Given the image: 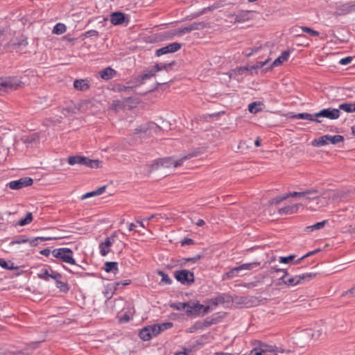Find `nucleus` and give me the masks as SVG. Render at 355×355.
<instances>
[{
  "label": "nucleus",
  "mask_w": 355,
  "mask_h": 355,
  "mask_svg": "<svg viewBox=\"0 0 355 355\" xmlns=\"http://www.w3.org/2000/svg\"><path fill=\"white\" fill-rule=\"evenodd\" d=\"M172 327L171 322L162 324H154L144 327L139 332V337L144 341H148L152 338L157 336L162 331Z\"/></svg>",
  "instance_id": "nucleus-1"
},
{
  "label": "nucleus",
  "mask_w": 355,
  "mask_h": 355,
  "mask_svg": "<svg viewBox=\"0 0 355 355\" xmlns=\"http://www.w3.org/2000/svg\"><path fill=\"white\" fill-rule=\"evenodd\" d=\"M323 194L324 193H321L320 190L312 188L301 191L289 192L285 195V198L287 199L289 197H299L305 202V205H307L309 202L315 200L319 196Z\"/></svg>",
  "instance_id": "nucleus-2"
},
{
  "label": "nucleus",
  "mask_w": 355,
  "mask_h": 355,
  "mask_svg": "<svg viewBox=\"0 0 355 355\" xmlns=\"http://www.w3.org/2000/svg\"><path fill=\"white\" fill-rule=\"evenodd\" d=\"M315 275L312 273H305L300 275L289 276L287 271H284V274L281 277V279L283 281L284 284L289 286H294L309 281Z\"/></svg>",
  "instance_id": "nucleus-3"
},
{
  "label": "nucleus",
  "mask_w": 355,
  "mask_h": 355,
  "mask_svg": "<svg viewBox=\"0 0 355 355\" xmlns=\"http://www.w3.org/2000/svg\"><path fill=\"white\" fill-rule=\"evenodd\" d=\"M213 310L210 304H201L198 302H188L187 314L189 316H199L205 315Z\"/></svg>",
  "instance_id": "nucleus-4"
},
{
  "label": "nucleus",
  "mask_w": 355,
  "mask_h": 355,
  "mask_svg": "<svg viewBox=\"0 0 355 355\" xmlns=\"http://www.w3.org/2000/svg\"><path fill=\"white\" fill-rule=\"evenodd\" d=\"M52 254L54 257L60 259L64 263L76 265V261L73 258V252L69 248H61L54 249L52 251Z\"/></svg>",
  "instance_id": "nucleus-5"
},
{
  "label": "nucleus",
  "mask_w": 355,
  "mask_h": 355,
  "mask_svg": "<svg viewBox=\"0 0 355 355\" xmlns=\"http://www.w3.org/2000/svg\"><path fill=\"white\" fill-rule=\"evenodd\" d=\"M283 352L284 350L281 348H277L272 345L261 343L258 347L251 350L249 355H277L279 353Z\"/></svg>",
  "instance_id": "nucleus-6"
},
{
  "label": "nucleus",
  "mask_w": 355,
  "mask_h": 355,
  "mask_svg": "<svg viewBox=\"0 0 355 355\" xmlns=\"http://www.w3.org/2000/svg\"><path fill=\"white\" fill-rule=\"evenodd\" d=\"M24 85L22 81L17 77L8 76L0 78V89H17Z\"/></svg>",
  "instance_id": "nucleus-7"
},
{
  "label": "nucleus",
  "mask_w": 355,
  "mask_h": 355,
  "mask_svg": "<svg viewBox=\"0 0 355 355\" xmlns=\"http://www.w3.org/2000/svg\"><path fill=\"white\" fill-rule=\"evenodd\" d=\"M194 156H196V154H188L185 156L180 157V159H177V160H174L171 157H165L163 159H161V166H162V168H177V167L182 166V164H183V162L185 160L190 159L191 157H193Z\"/></svg>",
  "instance_id": "nucleus-8"
},
{
  "label": "nucleus",
  "mask_w": 355,
  "mask_h": 355,
  "mask_svg": "<svg viewBox=\"0 0 355 355\" xmlns=\"http://www.w3.org/2000/svg\"><path fill=\"white\" fill-rule=\"evenodd\" d=\"M344 138L341 135H326L313 141V145L316 146H323L329 144H336L343 141Z\"/></svg>",
  "instance_id": "nucleus-9"
},
{
  "label": "nucleus",
  "mask_w": 355,
  "mask_h": 355,
  "mask_svg": "<svg viewBox=\"0 0 355 355\" xmlns=\"http://www.w3.org/2000/svg\"><path fill=\"white\" fill-rule=\"evenodd\" d=\"M175 279L182 284L189 285L194 282L193 273L187 270H180L175 272Z\"/></svg>",
  "instance_id": "nucleus-10"
},
{
  "label": "nucleus",
  "mask_w": 355,
  "mask_h": 355,
  "mask_svg": "<svg viewBox=\"0 0 355 355\" xmlns=\"http://www.w3.org/2000/svg\"><path fill=\"white\" fill-rule=\"evenodd\" d=\"M260 265L259 262H252L248 263H243L238 267H235L231 269L228 272L226 273V275L228 278L232 279L236 276H238L239 272L243 270H252L256 267H258Z\"/></svg>",
  "instance_id": "nucleus-11"
},
{
  "label": "nucleus",
  "mask_w": 355,
  "mask_h": 355,
  "mask_svg": "<svg viewBox=\"0 0 355 355\" xmlns=\"http://www.w3.org/2000/svg\"><path fill=\"white\" fill-rule=\"evenodd\" d=\"M316 119L327 118L334 120L340 116V110L336 108L322 109L320 112L315 113Z\"/></svg>",
  "instance_id": "nucleus-12"
},
{
  "label": "nucleus",
  "mask_w": 355,
  "mask_h": 355,
  "mask_svg": "<svg viewBox=\"0 0 355 355\" xmlns=\"http://www.w3.org/2000/svg\"><path fill=\"white\" fill-rule=\"evenodd\" d=\"M320 191L321 193H324L323 195L319 196L318 199H316L317 204L320 205V207L326 206L328 204V200H327V198H328L329 200L334 202V201H336L338 199H340L342 197L340 193H339L338 192H332V193L327 194L324 191Z\"/></svg>",
  "instance_id": "nucleus-13"
},
{
  "label": "nucleus",
  "mask_w": 355,
  "mask_h": 355,
  "mask_svg": "<svg viewBox=\"0 0 355 355\" xmlns=\"http://www.w3.org/2000/svg\"><path fill=\"white\" fill-rule=\"evenodd\" d=\"M52 239L51 237H36L33 239H29L25 236H21L20 237L17 238L16 240L12 241L10 243V245H15V244H21V243H25L28 242L31 245V246H35L38 244V240H40L42 241H50Z\"/></svg>",
  "instance_id": "nucleus-14"
},
{
  "label": "nucleus",
  "mask_w": 355,
  "mask_h": 355,
  "mask_svg": "<svg viewBox=\"0 0 355 355\" xmlns=\"http://www.w3.org/2000/svg\"><path fill=\"white\" fill-rule=\"evenodd\" d=\"M33 184V179L31 178H22L17 180L11 181L8 184L10 189L13 190L21 189L25 187L31 186Z\"/></svg>",
  "instance_id": "nucleus-15"
},
{
  "label": "nucleus",
  "mask_w": 355,
  "mask_h": 355,
  "mask_svg": "<svg viewBox=\"0 0 355 355\" xmlns=\"http://www.w3.org/2000/svg\"><path fill=\"white\" fill-rule=\"evenodd\" d=\"M180 47L181 45L180 43L173 42L166 46H164L156 50L155 54L157 56H161L168 53H174L178 51L180 49Z\"/></svg>",
  "instance_id": "nucleus-16"
},
{
  "label": "nucleus",
  "mask_w": 355,
  "mask_h": 355,
  "mask_svg": "<svg viewBox=\"0 0 355 355\" xmlns=\"http://www.w3.org/2000/svg\"><path fill=\"white\" fill-rule=\"evenodd\" d=\"M114 242L113 236L107 237L104 241L99 244L100 253L102 256H106L110 251V248Z\"/></svg>",
  "instance_id": "nucleus-17"
},
{
  "label": "nucleus",
  "mask_w": 355,
  "mask_h": 355,
  "mask_svg": "<svg viewBox=\"0 0 355 355\" xmlns=\"http://www.w3.org/2000/svg\"><path fill=\"white\" fill-rule=\"evenodd\" d=\"M302 206L301 204H295L288 205L279 209V214L281 215H288L297 213L299 208Z\"/></svg>",
  "instance_id": "nucleus-18"
},
{
  "label": "nucleus",
  "mask_w": 355,
  "mask_h": 355,
  "mask_svg": "<svg viewBox=\"0 0 355 355\" xmlns=\"http://www.w3.org/2000/svg\"><path fill=\"white\" fill-rule=\"evenodd\" d=\"M225 302V295L224 294L219 295L214 298L205 301V304H210L213 307V310L219 304Z\"/></svg>",
  "instance_id": "nucleus-19"
},
{
  "label": "nucleus",
  "mask_w": 355,
  "mask_h": 355,
  "mask_svg": "<svg viewBox=\"0 0 355 355\" xmlns=\"http://www.w3.org/2000/svg\"><path fill=\"white\" fill-rule=\"evenodd\" d=\"M156 74V71L155 70L154 67H148L145 69L143 73L139 77V84L142 83L144 80L150 79V78L155 76Z\"/></svg>",
  "instance_id": "nucleus-20"
},
{
  "label": "nucleus",
  "mask_w": 355,
  "mask_h": 355,
  "mask_svg": "<svg viewBox=\"0 0 355 355\" xmlns=\"http://www.w3.org/2000/svg\"><path fill=\"white\" fill-rule=\"evenodd\" d=\"M290 53L289 51H285L282 52L280 56H279L277 59H275L272 64L270 65L269 69H272L274 67H278L281 65L283 62L286 61L289 57Z\"/></svg>",
  "instance_id": "nucleus-21"
},
{
  "label": "nucleus",
  "mask_w": 355,
  "mask_h": 355,
  "mask_svg": "<svg viewBox=\"0 0 355 355\" xmlns=\"http://www.w3.org/2000/svg\"><path fill=\"white\" fill-rule=\"evenodd\" d=\"M293 118L299 119H304V120H308L311 121H314L318 123H320L322 122L321 119H316L314 114H311L309 113L304 112V113H299L297 114H295L293 116Z\"/></svg>",
  "instance_id": "nucleus-22"
},
{
  "label": "nucleus",
  "mask_w": 355,
  "mask_h": 355,
  "mask_svg": "<svg viewBox=\"0 0 355 355\" xmlns=\"http://www.w3.org/2000/svg\"><path fill=\"white\" fill-rule=\"evenodd\" d=\"M99 73L101 78L105 80H108L116 76V71L111 67H107L106 69L100 71Z\"/></svg>",
  "instance_id": "nucleus-23"
},
{
  "label": "nucleus",
  "mask_w": 355,
  "mask_h": 355,
  "mask_svg": "<svg viewBox=\"0 0 355 355\" xmlns=\"http://www.w3.org/2000/svg\"><path fill=\"white\" fill-rule=\"evenodd\" d=\"M73 87L79 91H86L89 88V82L84 79L76 80L73 83Z\"/></svg>",
  "instance_id": "nucleus-24"
},
{
  "label": "nucleus",
  "mask_w": 355,
  "mask_h": 355,
  "mask_svg": "<svg viewBox=\"0 0 355 355\" xmlns=\"http://www.w3.org/2000/svg\"><path fill=\"white\" fill-rule=\"evenodd\" d=\"M125 20L124 15L122 12H114L111 15L110 21L114 25L122 24Z\"/></svg>",
  "instance_id": "nucleus-25"
},
{
  "label": "nucleus",
  "mask_w": 355,
  "mask_h": 355,
  "mask_svg": "<svg viewBox=\"0 0 355 355\" xmlns=\"http://www.w3.org/2000/svg\"><path fill=\"white\" fill-rule=\"evenodd\" d=\"M54 270L52 269H42L40 272L37 274V277L43 280L48 281L49 278H51Z\"/></svg>",
  "instance_id": "nucleus-26"
},
{
  "label": "nucleus",
  "mask_w": 355,
  "mask_h": 355,
  "mask_svg": "<svg viewBox=\"0 0 355 355\" xmlns=\"http://www.w3.org/2000/svg\"><path fill=\"white\" fill-rule=\"evenodd\" d=\"M104 270L107 272H112L116 274L118 270V263L116 262H106L104 266Z\"/></svg>",
  "instance_id": "nucleus-27"
},
{
  "label": "nucleus",
  "mask_w": 355,
  "mask_h": 355,
  "mask_svg": "<svg viewBox=\"0 0 355 355\" xmlns=\"http://www.w3.org/2000/svg\"><path fill=\"white\" fill-rule=\"evenodd\" d=\"M263 104L260 102H253L248 105V110L252 114H256L262 110Z\"/></svg>",
  "instance_id": "nucleus-28"
},
{
  "label": "nucleus",
  "mask_w": 355,
  "mask_h": 355,
  "mask_svg": "<svg viewBox=\"0 0 355 355\" xmlns=\"http://www.w3.org/2000/svg\"><path fill=\"white\" fill-rule=\"evenodd\" d=\"M339 109L346 112H355V102L354 103H346L339 105Z\"/></svg>",
  "instance_id": "nucleus-29"
},
{
  "label": "nucleus",
  "mask_w": 355,
  "mask_h": 355,
  "mask_svg": "<svg viewBox=\"0 0 355 355\" xmlns=\"http://www.w3.org/2000/svg\"><path fill=\"white\" fill-rule=\"evenodd\" d=\"M326 223H327V220H323L322 222L317 223L313 225L307 226L305 228V230L306 232H312L313 230L322 229L324 227Z\"/></svg>",
  "instance_id": "nucleus-30"
},
{
  "label": "nucleus",
  "mask_w": 355,
  "mask_h": 355,
  "mask_svg": "<svg viewBox=\"0 0 355 355\" xmlns=\"http://www.w3.org/2000/svg\"><path fill=\"white\" fill-rule=\"evenodd\" d=\"M67 30L66 26L64 24H57L53 29V33L56 35H61L64 33Z\"/></svg>",
  "instance_id": "nucleus-31"
},
{
  "label": "nucleus",
  "mask_w": 355,
  "mask_h": 355,
  "mask_svg": "<svg viewBox=\"0 0 355 355\" xmlns=\"http://www.w3.org/2000/svg\"><path fill=\"white\" fill-rule=\"evenodd\" d=\"M39 140V136L37 133H33L29 136H28L26 139H24V142L27 144H37Z\"/></svg>",
  "instance_id": "nucleus-32"
},
{
  "label": "nucleus",
  "mask_w": 355,
  "mask_h": 355,
  "mask_svg": "<svg viewBox=\"0 0 355 355\" xmlns=\"http://www.w3.org/2000/svg\"><path fill=\"white\" fill-rule=\"evenodd\" d=\"M33 220V215L31 213H28L26 216L23 218V219H21L19 222H18V225H20V226H24L26 225H28L30 223H31Z\"/></svg>",
  "instance_id": "nucleus-33"
},
{
  "label": "nucleus",
  "mask_w": 355,
  "mask_h": 355,
  "mask_svg": "<svg viewBox=\"0 0 355 355\" xmlns=\"http://www.w3.org/2000/svg\"><path fill=\"white\" fill-rule=\"evenodd\" d=\"M270 59H267L264 62H257L255 64L248 67L243 68L244 70H249V69H261L263 68L266 64L269 62Z\"/></svg>",
  "instance_id": "nucleus-34"
},
{
  "label": "nucleus",
  "mask_w": 355,
  "mask_h": 355,
  "mask_svg": "<svg viewBox=\"0 0 355 355\" xmlns=\"http://www.w3.org/2000/svg\"><path fill=\"white\" fill-rule=\"evenodd\" d=\"M171 306L175 310H185V311L187 312V309L188 307V302L187 303H186V302L175 303V304H172L171 305Z\"/></svg>",
  "instance_id": "nucleus-35"
},
{
  "label": "nucleus",
  "mask_w": 355,
  "mask_h": 355,
  "mask_svg": "<svg viewBox=\"0 0 355 355\" xmlns=\"http://www.w3.org/2000/svg\"><path fill=\"white\" fill-rule=\"evenodd\" d=\"M173 63H167V64H156L153 67L155 68V70L157 72L162 71V70H166L167 71L168 69L172 66Z\"/></svg>",
  "instance_id": "nucleus-36"
},
{
  "label": "nucleus",
  "mask_w": 355,
  "mask_h": 355,
  "mask_svg": "<svg viewBox=\"0 0 355 355\" xmlns=\"http://www.w3.org/2000/svg\"><path fill=\"white\" fill-rule=\"evenodd\" d=\"M149 172H151L152 171L157 170L159 168H162L161 166V159H155L153 160L150 164H149Z\"/></svg>",
  "instance_id": "nucleus-37"
},
{
  "label": "nucleus",
  "mask_w": 355,
  "mask_h": 355,
  "mask_svg": "<svg viewBox=\"0 0 355 355\" xmlns=\"http://www.w3.org/2000/svg\"><path fill=\"white\" fill-rule=\"evenodd\" d=\"M158 274L162 277L161 283L164 284H171V279L168 275L165 274L162 271H159Z\"/></svg>",
  "instance_id": "nucleus-38"
},
{
  "label": "nucleus",
  "mask_w": 355,
  "mask_h": 355,
  "mask_svg": "<svg viewBox=\"0 0 355 355\" xmlns=\"http://www.w3.org/2000/svg\"><path fill=\"white\" fill-rule=\"evenodd\" d=\"M87 166L92 168H98L101 167V162L98 159H88Z\"/></svg>",
  "instance_id": "nucleus-39"
},
{
  "label": "nucleus",
  "mask_w": 355,
  "mask_h": 355,
  "mask_svg": "<svg viewBox=\"0 0 355 355\" xmlns=\"http://www.w3.org/2000/svg\"><path fill=\"white\" fill-rule=\"evenodd\" d=\"M295 258V255L291 254L288 257H280L279 261L282 263L287 264V263H289L291 261H293Z\"/></svg>",
  "instance_id": "nucleus-40"
},
{
  "label": "nucleus",
  "mask_w": 355,
  "mask_h": 355,
  "mask_svg": "<svg viewBox=\"0 0 355 355\" xmlns=\"http://www.w3.org/2000/svg\"><path fill=\"white\" fill-rule=\"evenodd\" d=\"M300 29L305 33H309L311 36L317 37L320 35L319 32L314 31L309 27L300 26Z\"/></svg>",
  "instance_id": "nucleus-41"
},
{
  "label": "nucleus",
  "mask_w": 355,
  "mask_h": 355,
  "mask_svg": "<svg viewBox=\"0 0 355 355\" xmlns=\"http://www.w3.org/2000/svg\"><path fill=\"white\" fill-rule=\"evenodd\" d=\"M0 266L6 269L12 270L14 268L13 263L10 261H6L3 259H0Z\"/></svg>",
  "instance_id": "nucleus-42"
},
{
  "label": "nucleus",
  "mask_w": 355,
  "mask_h": 355,
  "mask_svg": "<svg viewBox=\"0 0 355 355\" xmlns=\"http://www.w3.org/2000/svg\"><path fill=\"white\" fill-rule=\"evenodd\" d=\"M56 286L58 288L60 289V291L64 293H67L69 290L68 284L62 281L58 282V284H56Z\"/></svg>",
  "instance_id": "nucleus-43"
},
{
  "label": "nucleus",
  "mask_w": 355,
  "mask_h": 355,
  "mask_svg": "<svg viewBox=\"0 0 355 355\" xmlns=\"http://www.w3.org/2000/svg\"><path fill=\"white\" fill-rule=\"evenodd\" d=\"M80 160H83L82 159V157H80V156H72V157H69L68 163L70 165H74L76 164H80Z\"/></svg>",
  "instance_id": "nucleus-44"
},
{
  "label": "nucleus",
  "mask_w": 355,
  "mask_h": 355,
  "mask_svg": "<svg viewBox=\"0 0 355 355\" xmlns=\"http://www.w3.org/2000/svg\"><path fill=\"white\" fill-rule=\"evenodd\" d=\"M205 25L202 22H198V23H193L189 26V28H191V31L194 30H200L204 28Z\"/></svg>",
  "instance_id": "nucleus-45"
},
{
  "label": "nucleus",
  "mask_w": 355,
  "mask_h": 355,
  "mask_svg": "<svg viewBox=\"0 0 355 355\" xmlns=\"http://www.w3.org/2000/svg\"><path fill=\"white\" fill-rule=\"evenodd\" d=\"M62 275L57 271H54L53 273V275L51 277V279H53L55 281L56 284H58V282L62 281Z\"/></svg>",
  "instance_id": "nucleus-46"
},
{
  "label": "nucleus",
  "mask_w": 355,
  "mask_h": 355,
  "mask_svg": "<svg viewBox=\"0 0 355 355\" xmlns=\"http://www.w3.org/2000/svg\"><path fill=\"white\" fill-rule=\"evenodd\" d=\"M200 256H196V257H191V258H187V259H182V263H186L187 262H192V263H196V261H198L199 259H200Z\"/></svg>",
  "instance_id": "nucleus-47"
},
{
  "label": "nucleus",
  "mask_w": 355,
  "mask_h": 355,
  "mask_svg": "<svg viewBox=\"0 0 355 355\" xmlns=\"http://www.w3.org/2000/svg\"><path fill=\"white\" fill-rule=\"evenodd\" d=\"M352 60V57H345L344 58H342L340 61H339V63L342 65H346V64H349Z\"/></svg>",
  "instance_id": "nucleus-48"
},
{
  "label": "nucleus",
  "mask_w": 355,
  "mask_h": 355,
  "mask_svg": "<svg viewBox=\"0 0 355 355\" xmlns=\"http://www.w3.org/2000/svg\"><path fill=\"white\" fill-rule=\"evenodd\" d=\"M312 332L311 329L306 330L302 332L301 336L302 337H306V340H310L311 336H312Z\"/></svg>",
  "instance_id": "nucleus-49"
},
{
  "label": "nucleus",
  "mask_w": 355,
  "mask_h": 355,
  "mask_svg": "<svg viewBox=\"0 0 355 355\" xmlns=\"http://www.w3.org/2000/svg\"><path fill=\"white\" fill-rule=\"evenodd\" d=\"M284 200H286L285 196L282 197H277L271 200V204L277 205L280 203Z\"/></svg>",
  "instance_id": "nucleus-50"
},
{
  "label": "nucleus",
  "mask_w": 355,
  "mask_h": 355,
  "mask_svg": "<svg viewBox=\"0 0 355 355\" xmlns=\"http://www.w3.org/2000/svg\"><path fill=\"white\" fill-rule=\"evenodd\" d=\"M316 251H312V252H308L307 254H306L305 255H304L303 257H302L301 258L298 259L297 260H296L295 261V264H297V263H300L304 258L306 257H309L310 255L311 254H313L314 253H315Z\"/></svg>",
  "instance_id": "nucleus-51"
},
{
  "label": "nucleus",
  "mask_w": 355,
  "mask_h": 355,
  "mask_svg": "<svg viewBox=\"0 0 355 355\" xmlns=\"http://www.w3.org/2000/svg\"><path fill=\"white\" fill-rule=\"evenodd\" d=\"M96 196V194L95 191H91V192H89V193H87L84 194L81 197V199L82 200H85V199H87L88 198H90V197H92V196Z\"/></svg>",
  "instance_id": "nucleus-52"
},
{
  "label": "nucleus",
  "mask_w": 355,
  "mask_h": 355,
  "mask_svg": "<svg viewBox=\"0 0 355 355\" xmlns=\"http://www.w3.org/2000/svg\"><path fill=\"white\" fill-rule=\"evenodd\" d=\"M98 31H96L95 30H90V31L86 32L87 37H94V36H98Z\"/></svg>",
  "instance_id": "nucleus-53"
},
{
  "label": "nucleus",
  "mask_w": 355,
  "mask_h": 355,
  "mask_svg": "<svg viewBox=\"0 0 355 355\" xmlns=\"http://www.w3.org/2000/svg\"><path fill=\"white\" fill-rule=\"evenodd\" d=\"M105 188L106 187L105 186H103V187H101L98 188V189L95 190L96 196L102 194L105 191Z\"/></svg>",
  "instance_id": "nucleus-54"
},
{
  "label": "nucleus",
  "mask_w": 355,
  "mask_h": 355,
  "mask_svg": "<svg viewBox=\"0 0 355 355\" xmlns=\"http://www.w3.org/2000/svg\"><path fill=\"white\" fill-rule=\"evenodd\" d=\"M179 32L182 34L189 33V32H191V28H189V27L188 26H186V27H184V28H182L181 29H180Z\"/></svg>",
  "instance_id": "nucleus-55"
},
{
  "label": "nucleus",
  "mask_w": 355,
  "mask_h": 355,
  "mask_svg": "<svg viewBox=\"0 0 355 355\" xmlns=\"http://www.w3.org/2000/svg\"><path fill=\"white\" fill-rule=\"evenodd\" d=\"M132 87H126V86H123V85H119L118 86V90L119 92H123V91H126L127 89H131Z\"/></svg>",
  "instance_id": "nucleus-56"
},
{
  "label": "nucleus",
  "mask_w": 355,
  "mask_h": 355,
  "mask_svg": "<svg viewBox=\"0 0 355 355\" xmlns=\"http://www.w3.org/2000/svg\"><path fill=\"white\" fill-rule=\"evenodd\" d=\"M355 293V286L354 287H352V288H350L349 290L347 291L345 293H344V295H348L349 294H354Z\"/></svg>",
  "instance_id": "nucleus-57"
},
{
  "label": "nucleus",
  "mask_w": 355,
  "mask_h": 355,
  "mask_svg": "<svg viewBox=\"0 0 355 355\" xmlns=\"http://www.w3.org/2000/svg\"><path fill=\"white\" fill-rule=\"evenodd\" d=\"M191 352L184 349L183 352L176 353V355H191Z\"/></svg>",
  "instance_id": "nucleus-58"
},
{
  "label": "nucleus",
  "mask_w": 355,
  "mask_h": 355,
  "mask_svg": "<svg viewBox=\"0 0 355 355\" xmlns=\"http://www.w3.org/2000/svg\"><path fill=\"white\" fill-rule=\"evenodd\" d=\"M82 159L83 160H80V164L87 166V162H88L89 159H87V157H82Z\"/></svg>",
  "instance_id": "nucleus-59"
},
{
  "label": "nucleus",
  "mask_w": 355,
  "mask_h": 355,
  "mask_svg": "<svg viewBox=\"0 0 355 355\" xmlns=\"http://www.w3.org/2000/svg\"><path fill=\"white\" fill-rule=\"evenodd\" d=\"M40 253L44 256H49V254H50V250L49 249H45V250H43L40 252Z\"/></svg>",
  "instance_id": "nucleus-60"
},
{
  "label": "nucleus",
  "mask_w": 355,
  "mask_h": 355,
  "mask_svg": "<svg viewBox=\"0 0 355 355\" xmlns=\"http://www.w3.org/2000/svg\"><path fill=\"white\" fill-rule=\"evenodd\" d=\"M130 280H129V279H126V280H124V281H123V282H118L116 284H117V285H119V284H122V285H123V286H126V285L130 284Z\"/></svg>",
  "instance_id": "nucleus-61"
},
{
  "label": "nucleus",
  "mask_w": 355,
  "mask_h": 355,
  "mask_svg": "<svg viewBox=\"0 0 355 355\" xmlns=\"http://www.w3.org/2000/svg\"><path fill=\"white\" fill-rule=\"evenodd\" d=\"M146 219H143L141 220H137V223L139 224V225L143 227V228H145L146 225L144 224V220Z\"/></svg>",
  "instance_id": "nucleus-62"
},
{
  "label": "nucleus",
  "mask_w": 355,
  "mask_h": 355,
  "mask_svg": "<svg viewBox=\"0 0 355 355\" xmlns=\"http://www.w3.org/2000/svg\"><path fill=\"white\" fill-rule=\"evenodd\" d=\"M196 224L198 226H202L205 224V223L202 219H199V220H198V221L196 222Z\"/></svg>",
  "instance_id": "nucleus-63"
},
{
  "label": "nucleus",
  "mask_w": 355,
  "mask_h": 355,
  "mask_svg": "<svg viewBox=\"0 0 355 355\" xmlns=\"http://www.w3.org/2000/svg\"><path fill=\"white\" fill-rule=\"evenodd\" d=\"M214 355H232V354H230V353L218 352V353H215Z\"/></svg>",
  "instance_id": "nucleus-64"
}]
</instances>
